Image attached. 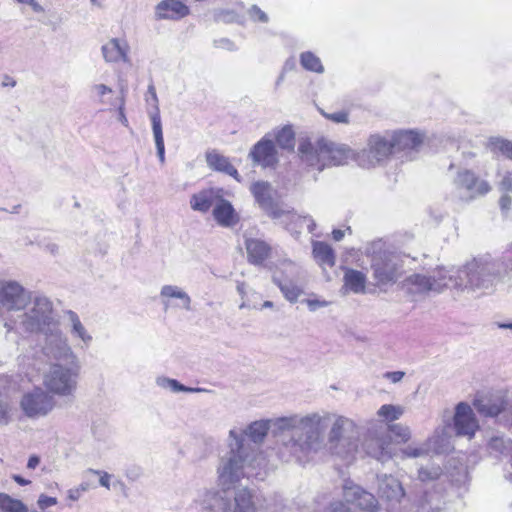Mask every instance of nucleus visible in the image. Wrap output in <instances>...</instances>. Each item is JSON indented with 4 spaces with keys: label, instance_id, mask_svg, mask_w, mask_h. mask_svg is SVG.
Instances as JSON below:
<instances>
[{
    "label": "nucleus",
    "instance_id": "obj_56",
    "mask_svg": "<svg viewBox=\"0 0 512 512\" xmlns=\"http://www.w3.org/2000/svg\"><path fill=\"white\" fill-rule=\"evenodd\" d=\"M41 247L43 248L44 251L50 253L51 255H58L59 254V245L55 242H43L41 244Z\"/></svg>",
    "mask_w": 512,
    "mask_h": 512
},
{
    "label": "nucleus",
    "instance_id": "obj_55",
    "mask_svg": "<svg viewBox=\"0 0 512 512\" xmlns=\"http://www.w3.org/2000/svg\"><path fill=\"white\" fill-rule=\"evenodd\" d=\"M405 376L403 371H392L384 373L383 377L392 383L400 382Z\"/></svg>",
    "mask_w": 512,
    "mask_h": 512
},
{
    "label": "nucleus",
    "instance_id": "obj_14",
    "mask_svg": "<svg viewBox=\"0 0 512 512\" xmlns=\"http://www.w3.org/2000/svg\"><path fill=\"white\" fill-rule=\"evenodd\" d=\"M362 451L380 462L391 459V438L383 425L373 423L362 442Z\"/></svg>",
    "mask_w": 512,
    "mask_h": 512
},
{
    "label": "nucleus",
    "instance_id": "obj_44",
    "mask_svg": "<svg viewBox=\"0 0 512 512\" xmlns=\"http://www.w3.org/2000/svg\"><path fill=\"white\" fill-rule=\"evenodd\" d=\"M389 430L395 437L399 438L401 442H408L411 438V431L409 427L402 424H393L389 426Z\"/></svg>",
    "mask_w": 512,
    "mask_h": 512
},
{
    "label": "nucleus",
    "instance_id": "obj_57",
    "mask_svg": "<svg viewBox=\"0 0 512 512\" xmlns=\"http://www.w3.org/2000/svg\"><path fill=\"white\" fill-rule=\"evenodd\" d=\"M18 3L29 5L36 13L44 12V8L36 0H16Z\"/></svg>",
    "mask_w": 512,
    "mask_h": 512
},
{
    "label": "nucleus",
    "instance_id": "obj_50",
    "mask_svg": "<svg viewBox=\"0 0 512 512\" xmlns=\"http://www.w3.org/2000/svg\"><path fill=\"white\" fill-rule=\"evenodd\" d=\"M499 181V189L503 192H512V172H505Z\"/></svg>",
    "mask_w": 512,
    "mask_h": 512
},
{
    "label": "nucleus",
    "instance_id": "obj_18",
    "mask_svg": "<svg viewBox=\"0 0 512 512\" xmlns=\"http://www.w3.org/2000/svg\"><path fill=\"white\" fill-rule=\"evenodd\" d=\"M249 157L254 164L264 168L273 167L278 163V152L273 143L272 136L266 134L251 149Z\"/></svg>",
    "mask_w": 512,
    "mask_h": 512
},
{
    "label": "nucleus",
    "instance_id": "obj_29",
    "mask_svg": "<svg viewBox=\"0 0 512 512\" xmlns=\"http://www.w3.org/2000/svg\"><path fill=\"white\" fill-rule=\"evenodd\" d=\"M245 247L248 261L254 265L262 264L269 257L271 252V247L260 239H246Z\"/></svg>",
    "mask_w": 512,
    "mask_h": 512
},
{
    "label": "nucleus",
    "instance_id": "obj_1",
    "mask_svg": "<svg viewBox=\"0 0 512 512\" xmlns=\"http://www.w3.org/2000/svg\"><path fill=\"white\" fill-rule=\"evenodd\" d=\"M275 435L280 443L283 461L307 462L327 443L332 454L352 462L360 454L358 425L344 415L328 410L279 417L275 422Z\"/></svg>",
    "mask_w": 512,
    "mask_h": 512
},
{
    "label": "nucleus",
    "instance_id": "obj_23",
    "mask_svg": "<svg viewBox=\"0 0 512 512\" xmlns=\"http://www.w3.org/2000/svg\"><path fill=\"white\" fill-rule=\"evenodd\" d=\"M189 14V7L179 0H162L155 7L156 20H179Z\"/></svg>",
    "mask_w": 512,
    "mask_h": 512
},
{
    "label": "nucleus",
    "instance_id": "obj_63",
    "mask_svg": "<svg viewBox=\"0 0 512 512\" xmlns=\"http://www.w3.org/2000/svg\"><path fill=\"white\" fill-rule=\"evenodd\" d=\"M40 460L37 456H31L27 463V468L29 469H35L37 465L39 464Z\"/></svg>",
    "mask_w": 512,
    "mask_h": 512
},
{
    "label": "nucleus",
    "instance_id": "obj_45",
    "mask_svg": "<svg viewBox=\"0 0 512 512\" xmlns=\"http://www.w3.org/2000/svg\"><path fill=\"white\" fill-rule=\"evenodd\" d=\"M247 13L250 19L254 22L267 23L269 21L268 15L257 5H252Z\"/></svg>",
    "mask_w": 512,
    "mask_h": 512
},
{
    "label": "nucleus",
    "instance_id": "obj_64",
    "mask_svg": "<svg viewBox=\"0 0 512 512\" xmlns=\"http://www.w3.org/2000/svg\"><path fill=\"white\" fill-rule=\"evenodd\" d=\"M344 235H345V232L343 230H340V229H334L333 232H332V236H333V239L335 241L342 240Z\"/></svg>",
    "mask_w": 512,
    "mask_h": 512
},
{
    "label": "nucleus",
    "instance_id": "obj_47",
    "mask_svg": "<svg viewBox=\"0 0 512 512\" xmlns=\"http://www.w3.org/2000/svg\"><path fill=\"white\" fill-rule=\"evenodd\" d=\"M11 407L9 403L2 399V395L0 394V424L6 425L11 421Z\"/></svg>",
    "mask_w": 512,
    "mask_h": 512
},
{
    "label": "nucleus",
    "instance_id": "obj_48",
    "mask_svg": "<svg viewBox=\"0 0 512 512\" xmlns=\"http://www.w3.org/2000/svg\"><path fill=\"white\" fill-rule=\"evenodd\" d=\"M326 119H329L335 123H349V115L345 111H337L334 113H322Z\"/></svg>",
    "mask_w": 512,
    "mask_h": 512
},
{
    "label": "nucleus",
    "instance_id": "obj_49",
    "mask_svg": "<svg viewBox=\"0 0 512 512\" xmlns=\"http://www.w3.org/2000/svg\"><path fill=\"white\" fill-rule=\"evenodd\" d=\"M404 457L418 458L422 457L427 453V450L422 447L407 446L401 450Z\"/></svg>",
    "mask_w": 512,
    "mask_h": 512
},
{
    "label": "nucleus",
    "instance_id": "obj_51",
    "mask_svg": "<svg viewBox=\"0 0 512 512\" xmlns=\"http://www.w3.org/2000/svg\"><path fill=\"white\" fill-rule=\"evenodd\" d=\"M304 302L306 303L308 309L311 311V312H314L320 308H324V307H327L329 305V302L326 301V300H321V299H312V298H309V299H306L304 300Z\"/></svg>",
    "mask_w": 512,
    "mask_h": 512
},
{
    "label": "nucleus",
    "instance_id": "obj_37",
    "mask_svg": "<svg viewBox=\"0 0 512 512\" xmlns=\"http://www.w3.org/2000/svg\"><path fill=\"white\" fill-rule=\"evenodd\" d=\"M273 136L277 145L284 150L292 151L295 147V135L290 126H284L274 131Z\"/></svg>",
    "mask_w": 512,
    "mask_h": 512
},
{
    "label": "nucleus",
    "instance_id": "obj_42",
    "mask_svg": "<svg viewBox=\"0 0 512 512\" xmlns=\"http://www.w3.org/2000/svg\"><path fill=\"white\" fill-rule=\"evenodd\" d=\"M288 217L293 222H295V227H293L292 224L288 225V230L291 231L292 233L299 234L300 232L298 230H296V228L302 227V225L304 223L307 224L308 231L311 233L314 231V229L316 227L314 220L308 216H299V215H296L295 213H288Z\"/></svg>",
    "mask_w": 512,
    "mask_h": 512
},
{
    "label": "nucleus",
    "instance_id": "obj_39",
    "mask_svg": "<svg viewBox=\"0 0 512 512\" xmlns=\"http://www.w3.org/2000/svg\"><path fill=\"white\" fill-rule=\"evenodd\" d=\"M0 509L3 512H28L27 506L20 500L0 493Z\"/></svg>",
    "mask_w": 512,
    "mask_h": 512
},
{
    "label": "nucleus",
    "instance_id": "obj_30",
    "mask_svg": "<svg viewBox=\"0 0 512 512\" xmlns=\"http://www.w3.org/2000/svg\"><path fill=\"white\" fill-rule=\"evenodd\" d=\"M66 316L69 321L71 336L81 342V348H88L93 341V337L81 322L78 314L72 310H68Z\"/></svg>",
    "mask_w": 512,
    "mask_h": 512
},
{
    "label": "nucleus",
    "instance_id": "obj_24",
    "mask_svg": "<svg viewBox=\"0 0 512 512\" xmlns=\"http://www.w3.org/2000/svg\"><path fill=\"white\" fill-rule=\"evenodd\" d=\"M390 137L395 152L417 150L422 144L423 137L412 130L390 131Z\"/></svg>",
    "mask_w": 512,
    "mask_h": 512
},
{
    "label": "nucleus",
    "instance_id": "obj_54",
    "mask_svg": "<svg viewBox=\"0 0 512 512\" xmlns=\"http://www.w3.org/2000/svg\"><path fill=\"white\" fill-rule=\"evenodd\" d=\"M214 45L217 48H222V49H226L229 51H233L236 49L235 44L227 38H221L219 40H215Z\"/></svg>",
    "mask_w": 512,
    "mask_h": 512
},
{
    "label": "nucleus",
    "instance_id": "obj_17",
    "mask_svg": "<svg viewBox=\"0 0 512 512\" xmlns=\"http://www.w3.org/2000/svg\"><path fill=\"white\" fill-rule=\"evenodd\" d=\"M456 435L472 438L479 429V423L471 406L460 402L455 407L453 417Z\"/></svg>",
    "mask_w": 512,
    "mask_h": 512
},
{
    "label": "nucleus",
    "instance_id": "obj_32",
    "mask_svg": "<svg viewBox=\"0 0 512 512\" xmlns=\"http://www.w3.org/2000/svg\"><path fill=\"white\" fill-rule=\"evenodd\" d=\"M213 216L217 223L223 227H232L238 222V216L232 204L225 199H220L216 203Z\"/></svg>",
    "mask_w": 512,
    "mask_h": 512
},
{
    "label": "nucleus",
    "instance_id": "obj_4",
    "mask_svg": "<svg viewBox=\"0 0 512 512\" xmlns=\"http://www.w3.org/2000/svg\"><path fill=\"white\" fill-rule=\"evenodd\" d=\"M298 152L301 162L318 173L329 167L347 165L352 160L357 162L358 155L349 145L325 137L314 143H301Z\"/></svg>",
    "mask_w": 512,
    "mask_h": 512
},
{
    "label": "nucleus",
    "instance_id": "obj_33",
    "mask_svg": "<svg viewBox=\"0 0 512 512\" xmlns=\"http://www.w3.org/2000/svg\"><path fill=\"white\" fill-rule=\"evenodd\" d=\"M149 116L152 123V132L157 149V156L159 161L163 164L165 162V145L159 109L156 107L154 112H149Z\"/></svg>",
    "mask_w": 512,
    "mask_h": 512
},
{
    "label": "nucleus",
    "instance_id": "obj_10",
    "mask_svg": "<svg viewBox=\"0 0 512 512\" xmlns=\"http://www.w3.org/2000/svg\"><path fill=\"white\" fill-rule=\"evenodd\" d=\"M393 153L390 131L383 134L375 133L367 139L366 147L358 152L357 163L364 168L375 167Z\"/></svg>",
    "mask_w": 512,
    "mask_h": 512
},
{
    "label": "nucleus",
    "instance_id": "obj_38",
    "mask_svg": "<svg viewBox=\"0 0 512 512\" xmlns=\"http://www.w3.org/2000/svg\"><path fill=\"white\" fill-rule=\"evenodd\" d=\"M156 384L159 387H161L163 389H168V390H170V391H172L174 393H178V392L196 393V392L203 391L202 388L186 387L183 384H181L180 382H178L177 380L171 379V378H168V377H164V376L157 377Z\"/></svg>",
    "mask_w": 512,
    "mask_h": 512
},
{
    "label": "nucleus",
    "instance_id": "obj_13",
    "mask_svg": "<svg viewBox=\"0 0 512 512\" xmlns=\"http://www.w3.org/2000/svg\"><path fill=\"white\" fill-rule=\"evenodd\" d=\"M448 277L449 270L441 268L431 276L413 274L405 279L403 286L408 293L415 296H421L430 291L439 293L444 288H450Z\"/></svg>",
    "mask_w": 512,
    "mask_h": 512
},
{
    "label": "nucleus",
    "instance_id": "obj_26",
    "mask_svg": "<svg viewBox=\"0 0 512 512\" xmlns=\"http://www.w3.org/2000/svg\"><path fill=\"white\" fill-rule=\"evenodd\" d=\"M378 478V494L390 502H400L405 492L400 481L392 475H380Z\"/></svg>",
    "mask_w": 512,
    "mask_h": 512
},
{
    "label": "nucleus",
    "instance_id": "obj_8",
    "mask_svg": "<svg viewBox=\"0 0 512 512\" xmlns=\"http://www.w3.org/2000/svg\"><path fill=\"white\" fill-rule=\"evenodd\" d=\"M272 281L290 303H296L305 292L304 271L290 260H285L276 266Z\"/></svg>",
    "mask_w": 512,
    "mask_h": 512
},
{
    "label": "nucleus",
    "instance_id": "obj_5",
    "mask_svg": "<svg viewBox=\"0 0 512 512\" xmlns=\"http://www.w3.org/2000/svg\"><path fill=\"white\" fill-rule=\"evenodd\" d=\"M52 301L43 295L30 299L26 308L12 316L4 326L25 333H47L58 326Z\"/></svg>",
    "mask_w": 512,
    "mask_h": 512
},
{
    "label": "nucleus",
    "instance_id": "obj_12",
    "mask_svg": "<svg viewBox=\"0 0 512 512\" xmlns=\"http://www.w3.org/2000/svg\"><path fill=\"white\" fill-rule=\"evenodd\" d=\"M30 293L16 280L0 281V309L6 313V321L26 308Z\"/></svg>",
    "mask_w": 512,
    "mask_h": 512
},
{
    "label": "nucleus",
    "instance_id": "obj_40",
    "mask_svg": "<svg viewBox=\"0 0 512 512\" xmlns=\"http://www.w3.org/2000/svg\"><path fill=\"white\" fill-rule=\"evenodd\" d=\"M403 413L404 408L402 406L393 404H384L377 411V415L388 422L398 420Z\"/></svg>",
    "mask_w": 512,
    "mask_h": 512
},
{
    "label": "nucleus",
    "instance_id": "obj_21",
    "mask_svg": "<svg viewBox=\"0 0 512 512\" xmlns=\"http://www.w3.org/2000/svg\"><path fill=\"white\" fill-rule=\"evenodd\" d=\"M373 276L379 285L395 282L398 278L399 264L397 257L383 255L373 260Z\"/></svg>",
    "mask_w": 512,
    "mask_h": 512
},
{
    "label": "nucleus",
    "instance_id": "obj_7",
    "mask_svg": "<svg viewBox=\"0 0 512 512\" xmlns=\"http://www.w3.org/2000/svg\"><path fill=\"white\" fill-rule=\"evenodd\" d=\"M477 412L488 418H498L500 422L512 423V393L497 389L478 392L473 400Z\"/></svg>",
    "mask_w": 512,
    "mask_h": 512
},
{
    "label": "nucleus",
    "instance_id": "obj_46",
    "mask_svg": "<svg viewBox=\"0 0 512 512\" xmlns=\"http://www.w3.org/2000/svg\"><path fill=\"white\" fill-rule=\"evenodd\" d=\"M90 489L88 482H82L80 485L71 488L67 491V498L71 501H77L81 498L82 494Z\"/></svg>",
    "mask_w": 512,
    "mask_h": 512
},
{
    "label": "nucleus",
    "instance_id": "obj_27",
    "mask_svg": "<svg viewBox=\"0 0 512 512\" xmlns=\"http://www.w3.org/2000/svg\"><path fill=\"white\" fill-rule=\"evenodd\" d=\"M129 45L126 40L112 38L102 46V54L107 62H129Z\"/></svg>",
    "mask_w": 512,
    "mask_h": 512
},
{
    "label": "nucleus",
    "instance_id": "obj_20",
    "mask_svg": "<svg viewBox=\"0 0 512 512\" xmlns=\"http://www.w3.org/2000/svg\"><path fill=\"white\" fill-rule=\"evenodd\" d=\"M343 496L347 503L369 512H373L378 505L377 499L373 494L351 481L345 482Z\"/></svg>",
    "mask_w": 512,
    "mask_h": 512
},
{
    "label": "nucleus",
    "instance_id": "obj_43",
    "mask_svg": "<svg viewBox=\"0 0 512 512\" xmlns=\"http://www.w3.org/2000/svg\"><path fill=\"white\" fill-rule=\"evenodd\" d=\"M491 145L495 150H498L508 159L512 160V142L501 138H494L491 139Z\"/></svg>",
    "mask_w": 512,
    "mask_h": 512
},
{
    "label": "nucleus",
    "instance_id": "obj_16",
    "mask_svg": "<svg viewBox=\"0 0 512 512\" xmlns=\"http://www.w3.org/2000/svg\"><path fill=\"white\" fill-rule=\"evenodd\" d=\"M453 185L455 197L465 201L484 195L490 190V186L486 181L478 179L469 170L459 171L453 181Z\"/></svg>",
    "mask_w": 512,
    "mask_h": 512
},
{
    "label": "nucleus",
    "instance_id": "obj_58",
    "mask_svg": "<svg viewBox=\"0 0 512 512\" xmlns=\"http://www.w3.org/2000/svg\"><path fill=\"white\" fill-rule=\"evenodd\" d=\"M93 90L100 97L112 92V89L105 84H96L93 86Z\"/></svg>",
    "mask_w": 512,
    "mask_h": 512
},
{
    "label": "nucleus",
    "instance_id": "obj_52",
    "mask_svg": "<svg viewBox=\"0 0 512 512\" xmlns=\"http://www.w3.org/2000/svg\"><path fill=\"white\" fill-rule=\"evenodd\" d=\"M89 472L99 475V484L108 490L110 489V480L112 476L109 473L94 469H89Z\"/></svg>",
    "mask_w": 512,
    "mask_h": 512
},
{
    "label": "nucleus",
    "instance_id": "obj_53",
    "mask_svg": "<svg viewBox=\"0 0 512 512\" xmlns=\"http://www.w3.org/2000/svg\"><path fill=\"white\" fill-rule=\"evenodd\" d=\"M37 504L40 509L44 510L48 507L54 506L57 504V498L50 497L45 494H41L38 498Z\"/></svg>",
    "mask_w": 512,
    "mask_h": 512
},
{
    "label": "nucleus",
    "instance_id": "obj_61",
    "mask_svg": "<svg viewBox=\"0 0 512 512\" xmlns=\"http://www.w3.org/2000/svg\"><path fill=\"white\" fill-rule=\"evenodd\" d=\"M500 206L503 210H507L509 209L510 205H511V198L507 195H503L501 198H500Z\"/></svg>",
    "mask_w": 512,
    "mask_h": 512
},
{
    "label": "nucleus",
    "instance_id": "obj_60",
    "mask_svg": "<svg viewBox=\"0 0 512 512\" xmlns=\"http://www.w3.org/2000/svg\"><path fill=\"white\" fill-rule=\"evenodd\" d=\"M2 86L3 87H15L16 86V80L13 77L9 76V75H5L3 77Z\"/></svg>",
    "mask_w": 512,
    "mask_h": 512
},
{
    "label": "nucleus",
    "instance_id": "obj_28",
    "mask_svg": "<svg viewBox=\"0 0 512 512\" xmlns=\"http://www.w3.org/2000/svg\"><path fill=\"white\" fill-rule=\"evenodd\" d=\"M231 512H256L253 494L247 487H238L231 495Z\"/></svg>",
    "mask_w": 512,
    "mask_h": 512
},
{
    "label": "nucleus",
    "instance_id": "obj_3",
    "mask_svg": "<svg viewBox=\"0 0 512 512\" xmlns=\"http://www.w3.org/2000/svg\"><path fill=\"white\" fill-rule=\"evenodd\" d=\"M502 268L503 263L490 256L474 259L454 274L449 272L450 288L476 296L483 295L493 289Z\"/></svg>",
    "mask_w": 512,
    "mask_h": 512
},
{
    "label": "nucleus",
    "instance_id": "obj_9",
    "mask_svg": "<svg viewBox=\"0 0 512 512\" xmlns=\"http://www.w3.org/2000/svg\"><path fill=\"white\" fill-rule=\"evenodd\" d=\"M42 346L43 355L51 364L79 363V358L72 350L67 337L60 330L59 325L44 334Z\"/></svg>",
    "mask_w": 512,
    "mask_h": 512
},
{
    "label": "nucleus",
    "instance_id": "obj_19",
    "mask_svg": "<svg viewBox=\"0 0 512 512\" xmlns=\"http://www.w3.org/2000/svg\"><path fill=\"white\" fill-rule=\"evenodd\" d=\"M159 297L163 305V309H182L191 310L192 299L189 294L177 285H164L161 287Z\"/></svg>",
    "mask_w": 512,
    "mask_h": 512
},
{
    "label": "nucleus",
    "instance_id": "obj_15",
    "mask_svg": "<svg viewBox=\"0 0 512 512\" xmlns=\"http://www.w3.org/2000/svg\"><path fill=\"white\" fill-rule=\"evenodd\" d=\"M217 475L219 476L218 472ZM217 481L221 490H204L196 500L202 512H231V495L229 491L237 482L224 486L220 483L219 478Z\"/></svg>",
    "mask_w": 512,
    "mask_h": 512
},
{
    "label": "nucleus",
    "instance_id": "obj_22",
    "mask_svg": "<svg viewBox=\"0 0 512 512\" xmlns=\"http://www.w3.org/2000/svg\"><path fill=\"white\" fill-rule=\"evenodd\" d=\"M250 191L253 194L255 201L258 205L273 218L281 217L280 211L276 208L273 198V189L268 182L257 181L254 182Z\"/></svg>",
    "mask_w": 512,
    "mask_h": 512
},
{
    "label": "nucleus",
    "instance_id": "obj_62",
    "mask_svg": "<svg viewBox=\"0 0 512 512\" xmlns=\"http://www.w3.org/2000/svg\"><path fill=\"white\" fill-rule=\"evenodd\" d=\"M119 120L124 124V125H127L128 123V120L125 116V113H124V100L122 99L121 100V104L119 106Z\"/></svg>",
    "mask_w": 512,
    "mask_h": 512
},
{
    "label": "nucleus",
    "instance_id": "obj_36",
    "mask_svg": "<svg viewBox=\"0 0 512 512\" xmlns=\"http://www.w3.org/2000/svg\"><path fill=\"white\" fill-rule=\"evenodd\" d=\"M214 192L212 190H202L191 196L190 206L194 211L207 212L214 202Z\"/></svg>",
    "mask_w": 512,
    "mask_h": 512
},
{
    "label": "nucleus",
    "instance_id": "obj_41",
    "mask_svg": "<svg viewBox=\"0 0 512 512\" xmlns=\"http://www.w3.org/2000/svg\"><path fill=\"white\" fill-rule=\"evenodd\" d=\"M301 65L309 71L323 73L324 67L320 59L312 52H304L300 56Z\"/></svg>",
    "mask_w": 512,
    "mask_h": 512
},
{
    "label": "nucleus",
    "instance_id": "obj_6",
    "mask_svg": "<svg viewBox=\"0 0 512 512\" xmlns=\"http://www.w3.org/2000/svg\"><path fill=\"white\" fill-rule=\"evenodd\" d=\"M81 370V364H50L49 370L44 374L43 384L50 394L60 397L74 396L78 378Z\"/></svg>",
    "mask_w": 512,
    "mask_h": 512
},
{
    "label": "nucleus",
    "instance_id": "obj_31",
    "mask_svg": "<svg viewBox=\"0 0 512 512\" xmlns=\"http://www.w3.org/2000/svg\"><path fill=\"white\" fill-rule=\"evenodd\" d=\"M206 162L209 168L223 172L240 181L237 169L230 163L229 159L215 150L206 153Z\"/></svg>",
    "mask_w": 512,
    "mask_h": 512
},
{
    "label": "nucleus",
    "instance_id": "obj_2",
    "mask_svg": "<svg viewBox=\"0 0 512 512\" xmlns=\"http://www.w3.org/2000/svg\"><path fill=\"white\" fill-rule=\"evenodd\" d=\"M277 419L259 420L245 429L233 428L229 431V451L221 458L218 466L222 485L239 482L242 478L263 479L261 470L265 466V459L259 452V445L264 441L270 428L276 440L277 455L283 460L280 455V443L275 435L274 422Z\"/></svg>",
    "mask_w": 512,
    "mask_h": 512
},
{
    "label": "nucleus",
    "instance_id": "obj_34",
    "mask_svg": "<svg viewBox=\"0 0 512 512\" xmlns=\"http://www.w3.org/2000/svg\"><path fill=\"white\" fill-rule=\"evenodd\" d=\"M344 287L356 294L364 293L366 287V275L358 270L346 269L344 273Z\"/></svg>",
    "mask_w": 512,
    "mask_h": 512
},
{
    "label": "nucleus",
    "instance_id": "obj_25",
    "mask_svg": "<svg viewBox=\"0 0 512 512\" xmlns=\"http://www.w3.org/2000/svg\"><path fill=\"white\" fill-rule=\"evenodd\" d=\"M226 4L231 7L214 10V20L216 22H222L225 24L236 23L239 25H244V3L241 0H227Z\"/></svg>",
    "mask_w": 512,
    "mask_h": 512
},
{
    "label": "nucleus",
    "instance_id": "obj_59",
    "mask_svg": "<svg viewBox=\"0 0 512 512\" xmlns=\"http://www.w3.org/2000/svg\"><path fill=\"white\" fill-rule=\"evenodd\" d=\"M329 512H350L346 505L342 502L332 503Z\"/></svg>",
    "mask_w": 512,
    "mask_h": 512
},
{
    "label": "nucleus",
    "instance_id": "obj_35",
    "mask_svg": "<svg viewBox=\"0 0 512 512\" xmlns=\"http://www.w3.org/2000/svg\"><path fill=\"white\" fill-rule=\"evenodd\" d=\"M313 255L315 260L321 266L332 267L335 264V254L333 249L324 242L313 243Z\"/></svg>",
    "mask_w": 512,
    "mask_h": 512
},
{
    "label": "nucleus",
    "instance_id": "obj_11",
    "mask_svg": "<svg viewBox=\"0 0 512 512\" xmlns=\"http://www.w3.org/2000/svg\"><path fill=\"white\" fill-rule=\"evenodd\" d=\"M56 406L55 398L46 388L34 387L25 391L19 400L23 414L30 419L47 416Z\"/></svg>",
    "mask_w": 512,
    "mask_h": 512
}]
</instances>
